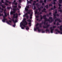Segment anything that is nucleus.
<instances>
[{"label": "nucleus", "mask_w": 62, "mask_h": 62, "mask_svg": "<svg viewBox=\"0 0 62 62\" xmlns=\"http://www.w3.org/2000/svg\"><path fill=\"white\" fill-rule=\"evenodd\" d=\"M42 5H45V3H42Z\"/></svg>", "instance_id": "13d9d810"}, {"label": "nucleus", "mask_w": 62, "mask_h": 62, "mask_svg": "<svg viewBox=\"0 0 62 62\" xmlns=\"http://www.w3.org/2000/svg\"><path fill=\"white\" fill-rule=\"evenodd\" d=\"M26 19L25 18H24L23 19V21L22 22H23V23H25V24H25L26 25H27V24H28V23H27V22L25 21H26Z\"/></svg>", "instance_id": "20e7f679"}, {"label": "nucleus", "mask_w": 62, "mask_h": 62, "mask_svg": "<svg viewBox=\"0 0 62 62\" xmlns=\"http://www.w3.org/2000/svg\"><path fill=\"white\" fill-rule=\"evenodd\" d=\"M52 12H50L49 13V15H51V14H52Z\"/></svg>", "instance_id": "de8ad7c7"}, {"label": "nucleus", "mask_w": 62, "mask_h": 62, "mask_svg": "<svg viewBox=\"0 0 62 62\" xmlns=\"http://www.w3.org/2000/svg\"><path fill=\"white\" fill-rule=\"evenodd\" d=\"M55 4H56V3H55V2L53 1V5H55Z\"/></svg>", "instance_id": "8fccbe9b"}, {"label": "nucleus", "mask_w": 62, "mask_h": 62, "mask_svg": "<svg viewBox=\"0 0 62 62\" xmlns=\"http://www.w3.org/2000/svg\"><path fill=\"white\" fill-rule=\"evenodd\" d=\"M6 3H8L9 2V1L8 0H7V1H5Z\"/></svg>", "instance_id": "4d7b16f0"}, {"label": "nucleus", "mask_w": 62, "mask_h": 62, "mask_svg": "<svg viewBox=\"0 0 62 62\" xmlns=\"http://www.w3.org/2000/svg\"><path fill=\"white\" fill-rule=\"evenodd\" d=\"M0 6H1V7H2V8H5V6H4L2 4H0Z\"/></svg>", "instance_id": "dca6fc26"}, {"label": "nucleus", "mask_w": 62, "mask_h": 62, "mask_svg": "<svg viewBox=\"0 0 62 62\" xmlns=\"http://www.w3.org/2000/svg\"><path fill=\"white\" fill-rule=\"evenodd\" d=\"M28 22H30L31 21V20L30 19H28L27 20Z\"/></svg>", "instance_id": "c9c22d12"}, {"label": "nucleus", "mask_w": 62, "mask_h": 62, "mask_svg": "<svg viewBox=\"0 0 62 62\" xmlns=\"http://www.w3.org/2000/svg\"><path fill=\"white\" fill-rule=\"evenodd\" d=\"M46 21L45 20V21L44 22V25H45L46 24Z\"/></svg>", "instance_id": "72a5a7b5"}, {"label": "nucleus", "mask_w": 62, "mask_h": 62, "mask_svg": "<svg viewBox=\"0 0 62 62\" xmlns=\"http://www.w3.org/2000/svg\"><path fill=\"white\" fill-rule=\"evenodd\" d=\"M59 22H57V25H59Z\"/></svg>", "instance_id": "3c124183"}, {"label": "nucleus", "mask_w": 62, "mask_h": 62, "mask_svg": "<svg viewBox=\"0 0 62 62\" xmlns=\"http://www.w3.org/2000/svg\"><path fill=\"white\" fill-rule=\"evenodd\" d=\"M32 3V2H31V1H27V3L28 4H31Z\"/></svg>", "instance_id": "6ab92c4d"}, {"label": "nucleus", "mask_w": 62, "mask_h": 62, "mask_svg": "<svg viewBox=\"0 0 62 62\" xmlns=\"http://www.w3.org/2000/svg\"><path fill=\"white\" fill-rule=\"evenodd\" d=\"M49 19H51V22H50V23H52V22H53L54 21V20L53 19V18L51 17H49Z\"/></svg>", "instance_id": "ddd939ff"}, {"label": "nucleus", "mask_w": 62, "mask_h": 62, "mask_svg": "<svg viewBox=\"0 0 62 62\" xmlns=\"http://www.w3.org/2000/svg\"><path fill=\"white\" fill-rule=\"evenodd\" d=\"M21 29H24V27H22Z\"/></svg>", "instance_id": "e2e57ef3"}, {"label": "nucleus", "mask_w": 62, "mask_h": 62, "mask_svg": "<svg viewBox=\"0 0 62 62\" xmlns=\"http://www.w3.org/2000/svg\"><path fill=\"white\" fill-rule=\"evenodd\" d=\"M43 8V7L42 6H41L40 8H39V7L38 8L39 10V12L41 11V8Z\"/></svg>", "instance_id": "6e6552de"}, {"label": "nucleus", "mask_w": 62, "mask_h": 62, "mask_svg": "<svg viewBox=\"0 0 62 62\" xmlns=\"http://www.w3.org/2000/svg\"><path fill=\"white\" fill-rule=\"evenodd\" d=\"M7 19L3 18V19L2 20V21L4 23H5V21H6V20H7Z\"/></svg>", "instance_id": "4468645a"}, {"label": "nucleus", "mask_w": 62, "mask_h": 62, "mask_svg": "<svg viewBox=\"0 0 62 62\" xmlns=\"http://www.w3.org/2000/svg\"><path fill=\"white\" fill-rule=\"evenodd\" d=\"M11 21H13L14 23H16V22H18L17 20V19H16L15 20V21L13 19H12Z\"/></svg>", "instance_id": "9b49d317"}, {"label": "nucleus", "mask_w": 62, "mask_h": 62, "mask_svg": "<svg viewBox=\"0 0 62 62\" xmlns=\"http://www.w3.org/2000/svg\"><path fill=\"white\" fill-rule=\"evenodd\" d=\"M13 4L15 5V6L14 5L13 6L14 8H13V10L14 11H12L11 12V14H13V13H15L16 11H17V9L16 8H17V5H18V3L17 2H16L14 3H13Z\"/></svg>", "instance_id": "f257e3e1"}, {"label": "nucleus", "mask_w": 62, "mask_h": 62, "mask_svg": "<svg viewBox=\"0 0 62 62\" xmlns=\"http://www.w3.org/2000/svg\"><path fill=\"white\" fill-rule=\"evenodd\" d=\"M46 15H44L43 16V17L44 18V19L46 21H48L50 23H51V21H50V20L49 19H47V18L46 17Z\"/></svg>", "instance_id": "7ed1b4c3"}, {"label": "nucleus", "mask_w": 62, "mask_h": 62, "mask_svg": "<svg viewBox=\"0 0 62 62\" xmlns=\"http://www.w3.org/2000/svg\"><path fill=\"white\" fill-rule=\"evenodd\" d=\"M1 2H0V4H2V3H4V0H1Z\"/></svg>", "instance_id": "2eb2a0df"}, {"label": "nucleus", "mask_w": 62, "mask_h": 62, "mask_svg": "<svg viewBox=\"0 0 62 62\" xmlns=\"http://www.w3.org/2000/svg\"><path fill=\"white\" fill-rule=\"evenodd\" d=\"M26 8H29V6H28L26 7Z\"/></svg>", "instance_id": "0e129e2a"}, {"label": "nucleus", "mask_w": 62, "mask_h": 62, "mask_svg": "<svg viewBox=\"0 0 62 62\" xmlns=\"http://www.w3.org/2000/svg\"><path fill=\"white\" fill-rule=\"evenodd\" d=\"M45 8H46V9H48V8H49V6H48V5H46L45 6Z\"/></svg>", "instance_id": "a211bd4d"}, {"label": "nucleus", "mask_w": 62, "mask_h": 62, "mask_svg": "<svg viewBox=\"0 0 62 62\" xmlns=\"http://www.w3.org/2000/svg\"><path fill=\"white\" fill-rule=\"evenodd\" d=\"M16 2V0H14L13 1V2L12 3V4H13V3H15Z\"/></svg>", "instance_id": "cd10ccee"}, {"label": "nucleus", "mask_w": 62, "mask_h": 62, "mask_svg": "<svg viewBox=\"0 0 62 62\" xmlns=\"http://www.w3.org/2000/svg\"><path fill=\"white\" fill-rule=\"evenodd\" d=\"M40 19L39 20V22H40V21H41V20L43 19V18L42 16V15H40Z\"/></svg>", "instance_id": "0eeeda50"}, {"label": "nucleus", "mask_w": 62, "mask_h": 62, "mask_svg": "<svg viewBox=\"0 0 62 62\" xmlns=\"http://www.w3.org/2000/svg\"><path fill=\"white\" fill-rule=\"evenodd\" d=\"M36 29H38V31L39 32H40L41 31V30L39 29V27H36Z\"/></svg>", "instance_id": "f8f14e48"}, {"label": "nucleus", "mask_w": 62, "mask_h": 62, "mask_svg": "<svg viewBox=\"0 0 62 62\" xmlns=\"http://www.w3.org/2000/svg\"><path fill=\"white\" fill-rule=\"evenodd\" d=\"M5 5L6 6H8V4L6 3H5Z\"/></svg>", "instance_id": "c03bdc74"}, {"label": "nucleus", "mask_w": 62, "mask_h": 62, "mask_svg": "<svg viewBox=\"0 0 62 62\" xmlns=\"http://www.w3.org/2000/svg\"><path fill=\"white\" fill-rule=\"evenodd\" d=\"M0 9L2 10V11H0V12H1V13L3 12V10H4V9H3L2 8H1V9Z\"/></svg>", "instance_id": "4be33fe9"}, {"label": "nucleus", "mask_w": 62, "mask_h": 62, "mask_svg": "<svg viewBox=\"0 0 62 62\" xmlns=\"http://www.w3.org/2000/svg\"><path fill=\"white\" fill-rule=\"evenodd\" d=\"M18 8H21V6L19 5L18 6Z\"/></svg>", "instance_id": "79ce46f5"}, {"label": "nucleus", "mask_w": 62, "mask_h": 62, "mask_svg": "<svg viewBox=\"0 0 62 62\" xmlns=\"http://www.w3.org/2000/svg\"><path fill=\"white\" fill-rule=\"evenodd\" d=\"M15 15H16V14H14L13 15V18H15Z\"/></svg>", "instance_id": "58836bf2"}, {"label": "nucleus", "mask_w": 62, "mask_h": 62, "mask_svg": "<svg viewBox=\"0 0 62 62\" xmlns=\"http://www.w3.org/2000/svg\"><path fill=\"white\" fill-rule=\"evenodd\" d=\"M45 31L46 32H49L50 31V30L48 29H46L45 30Z\"/></svg>", "instance_id": "5701e85b"}, {"label": "nucleus", "mask_w": 62, "mask_h": 62, "mask_svg": "<svg viewBox=\"0 0 62 62\" xmlns=\"http://www.w3.org/2000/svg\"><path fill=\"white\" fill-rule=\"evenodd\" d=\"M8 22H9V23H11L12 22L10 20H9Z\"/></svg>", "instance_id": "052dcab7"}, {"label": "nucleus", "mask_w": 62, "mask_h": 62, "mask_svg": "<svg viewBox=\"0 0 62 62\" xmlns=\"http://www.w3.org/2000/svg\"><path fill=\"white\" fill-rule=\"evenodd\" d=\"M25 15L26 16H28V13H26L25 14Z\"/></svg>", "instance_id": "49530a36"}, {"label": "nucleus", "mask_w": 62, "mask_h": 62, "mask_svg": "<svg viewBox=\"0 0 62 62\" xmlns=\"http://www.w3.org/2000/svg\"><path fill=\"white\" fill-rule=\"evenodd\" d=\"M49 7H51V6H52L53 7V4H49Z\"/></svg>", "instance_id": "b1692460"}, {"label": "nucleus", "mask_w": 62, "mask_h": 62, "mask_svg": "<svg viewBox=\"0 0 62 62\" xmlns=\"http://www.w3.org/2000/svg\"><path fill=\"white\" fill-rule=\"evenodd\" d=\"M43 10L44 11V10H46V9L45 8H44L43 9Z\"/></svg>", "instance_id": "338daca9"}, {"label": "nucleus", "mask_w": 62, "mask_h": 62, "mask_svg": "<svg viewBox=\"0 0 62 62\" xmlns=\"http://www.w3.org/2000/svg\"><path fill=\"white\" fill-rule=\"evenodd\" d=\"M50 9H51V10H54V9L53 8H50Z\"/></svg>", "instance_id": "a18cd8bd"}, {"label": "nucleus", "mask_w": 62, "mask_h": 62, "mask_svg": "<svg viewBox=\"0 0 62 62\" xmlns=\"http://www.w3.org/2000/svg\"><path fill=\"white\" fill-rule=\"evenodd\" d=\"M58 6L59 7H61V5L60 4H58Z\"/></svg>", "instance_id": "4c0bfd02"}, {"label": "nucleus", "mask_w": 62, "mask_h": 62, "mask_svg": "<svg viewBox=\"0 0 62 62\" xmlns=\"http://www.w3.org/2000/svg\"><path fill=\"white\" fill-rule=\"evenodd\" d=\"M39 25V23H37V24L36 25V26H38Z\"/></svg>", "instance_id": "5fc2aeb1"}, {"label": "nucleus", "mask_w": 62, "mask_h": 62, "mask_svg": "<svg viewBox=\"0 0 62 62\" xmlns=\"http://www.w3.org/2000/svg\"><path fill=\"white\" fill-rule=\"evenodd\" d=\"M30 10H29V12H27L28 14H31V13H30Z\"/></svg>", "instance_id": "7c9ffc66"}, {"label": "nucleus", "mask_w": 62, "mask_h": 62, "mask_svg": "<svg viewBox=\"0 0 62 62\" xmlns=\"http://www.w3.org/2000/svg\"><path fill=\"white\" fill-rule=\"evenodd\" d=\"M38 11L37 10H36V11H35V14H39V12H38Z\"/></svg>", "instance_id": "aec40b11"}, {"label": "nucleus", "mask_w": 62, "mask_h": 62, "mask_svg": "<svg viewBox=\"0 0 62 62\" xmlns=\"http://www.w3.org/2000/svg\"><path fill=\"white\" fill-rule=\"evenodd\" d=\"M50 25L49 24V25H47V26L46 27H45V26H43V27L44 28H47L50 26Z\"/></svg>", "instance_id": "9d476101"}, {"label": "nucleus", "mask_w": 62, "mask_h": 62, "mask_svg": "<svg viewBox=\"0 0 62 62\" xmlns=\"http://www.w3.org/2000/svg\"><path fill=\"white\" fill-rule=\"evenodd\" d=\"M18 16H16L15 17V18H16V19H17V18H18Z\"/></svg>", "instance_id": "ea45409f"}, {"label": "nucleus", "mask_w": 62, "mask_h": 62, "mask_svg": "<svg viewBox=\"0 0 62 62\" xmlns=\"http://www.w3.org/2000/svg\"><path fill=\"white\" fill-rule=\"evenodd\" d=\"M35 5H36V4H35V3H34L33 4V6H35Z\"/></svg>", "instance_id": "09e8293b"}, {"label": "nucleus", "mask_w": 62, "mask_h": 62, "mask_svg": "<svg viewBox=\"0 0 62 62\" xmlns=\"http://www.w3.org/2000/svg\"><path fill=\"white\" fill-rule=\"evenodd\" d=\"M53 15L54 16V19H56V14H53Z\"/></svg>", "instance_id": "f3484780"}, {"label": "nucleus", "mask_w": 62, "mask_h": 62, "mask_svg": "<svg viewBox=\"0 0 62 62\" xmlns=\"http://www.w3.org/2000/svg\"><path fill=\"white\" fill-rule=\"evenodd\" d=\"M39 27H42V26H41V25L40 24L39 25Z\"/></svg>", "instance_id": "6e6d98bb"}, {"label": "nucleus", "mask_w": 62, "mask_h": 62, "mask_svg": "<svg viewBox=\"0 0 62 62\" xmlns=\"http://www.w3.org/2000/svg\"><path fill=\"white\" fill-rule=\"evenodd\" d=\"M50 29L51 32V33H53V31L54 30V29H53L52 27H51L50 28Z\"/></svg>", "instance_id": "423d86ee"}, {"label": "nucleus", "mask_w": 62, "mask_h": 62, "mask_svg": "<svg viewBox=\"0 0 62 62\" xmlns=\"http://www.w3.org/2000/svg\"><path fill=\"white\" fill-rule=\"evenodd\" d=\"M3 16V14H1L0 13V16Z\"/></svg>", "instance_id": "680f3d73"}, {"label": "nucleus", "mask_w": 62, "mask_h": 62, "mask_svg": "<svg viewBox=\"0 0 62 62\" xmlns=\"http://www.w3.org/2000/svg\"><path fill=\"white\" fill-rule=\"evenodd\" d=\"M46 0H44V3H46Z\"/></svg>", "instance_id": "864d4df0"}, {"label": "nucleus", "mask_w": 62, "mask_h": 62, "mask_svg": "<svg viewBox=\"0 0 62 62\" xmlns=\"http://www.w3.org/2000/svg\"><path fill=\"white\" fill-rule=\"evenodd\" d=\"M41 30L42 31V33H45V31H43V29H42Z\"/></svg>", "instance_id": "c85d7f7f"}, {"label": "nucleus", "mask_w": 62, "mask_h": 62, "mask_svg": "<svg viewBox=\"0 0 62 62\" xmlns=\"http://www.w3.org/2000/svg\"><path fill=\"white\" fill-rule=\"evenodd\" d=\"M19 3H21V2H22V0H19Z\"/></svg>", "instance_id": "603ef678"}, {"label": "nucleus", "mask_w": 62, "mask_h": 62, "mask_svg": "<svg viewBox=\"0 0 62 62\" xmlns=\"http://www.w3.org/2000/svg\"><path fill=\"white\" fill-rule=\"evenodd\" d=\"M54 25H55V24H56V22H54Z\"/></svg>", "instance_id": "a19ab883"}, {"label": "nucleus", "mask_w": 62, "mask_h": 62, "mask_svg": "<svg viewBox=\"0 0 62 62\" xmlns=\"http://www.w3.org/2000/svg\"><path fill=\"white\" fill-rule=\"evenodd\" d=\"M29 28L28 27V26H26V30H29Z\"/></svg>", "instance_id": "412c9836"}, {"label": "nucleus", "mask_w": 62, "mask_h": 62, "mask_svg": "<svg viewBox=\"0 0 62 62\" xmlns=\"http://www.w3.org/2000/svg\"><path fill=\"white\" fill-rule=\"evenodd\" d=\"M36 9V7L35 6H34V9Z\"/></svg>", "instance_id": "f704fd0d"}, {"label": "nucleus", "mask_w": 62, "mask_h": 62, "mask_svg": "<svg viewBox=\"0 0 62 62\" xmlns=\"http://www.w3.org/2000/svg\"><path fill=\"white\" fill-rule=\"evenodd\" d=\"M26 19H29V16H26Z\"/></svg>", "instance_id": "c756f323"}, {"label": "nucleus", "mask_w": 62, "mask_h": 62, "mask_svg": "<svg viewBox=\"0 0 62 62\" xmlns=\"http://www.w3.org/2000/svg\"><path fill=\"white\" fill-rule=\"evenodd\" d=\"M6 9H5L4 10V15L5 17L7 16V13L6 12Z\"/></svg>", "instance_id": "39448f33"}, {"label": "nucleus", "mask_w": 62, "mask_h": 62, "mask_svg": "<svg viewBox=\"0 0 62 62\" xmlns=\"http://www.w3.org/2000/svg\"><path fill=\"white\" fill-rule=\"evenodd\" d=\"M62 25L60 27H59V26H58L57 27V28H59V29L61 31H58V29H56L55 30V31H57L59 33H60L61 34H62Z\"/></svg>", "instance_id": "f03ea898"}, {"label": "nucleus", "mask_w": 62, "mask_h": 62, "mask_svg": "<svg viewBox=\"0 0 62 62\" xmlns=\"http://www.w3.org/2000/svg\"><path fill=\"white\" fill-rule=\"evenodd\" d=\"M62 0H59V3H62Z\"/></svg>", "instance_id": "bb28decb"}, {"label": "nucleus", "mask_w": 62, "mask_h": 62, "mask_svg": "<svg viewBox=\"0 0 62 62\" xmlns=\"http://www.w3.org/2000/svg\"><path fill=\"white\" fill-rule=\"evenodd\" d=\"M58 22L60 23H61V20L60 19H59V20L58 21Z\"/></svg>", "instance_id": "e433bc0d"}, {"label": "nucleus", "mask_w": 62, "mask_h": 62, "mask_svg": "<svg viewBox=\"0 0 62 62\" xmlns=\"http://www.w3.org/2000/svg\"><path fill=\"white\" fill-rule=\"evenodd\" d=\"M54 9H55L56 8V6H54Z\"/></svg>", "instance_id": "37998d69"}, {"label": "nucleus", "mask_w": 62, "mask_h": 62, "mask_svg": "<svg viewBox=\"0 0 62 62\" xmlns=\"http://www.w3.org/2000/svg\"><path fill=\"white\" fill-rule=\"evenodd\" d=\"M36 18H39V16H36Z\"/></svg>", "instance_id": "69168bd1"}, {"label": "nucleus", "mask_w": 62, "mask_h": 62, "mask_svg": "<svg viewBox=\"0 0 62 62\" xmlns=\"http://www.w3.org/2000/svg\"><path fill=\"white\" fill-rule=\"evenodd\" d=\"M14 25H13V27H15V26H16V23H14Z\"/></svg>", "instance_id": "393cba45"}, {"label": "nucleus", "mask_w": 62, "mask_h": 62, "mask_svg": "<svg viewBox=\"0 0 62 62\" xmlns=\"http://www.w3.org/2000/svg\"><path fill=\"white\" fill-rule=\"evenodd\" d=\"M6 22V23H8V24H9L10 25H11L10 24V23H9V22H8V21H7Z\"/></svg>", "instance_id": "2f4dec72"}, {"label": "nucleus", "mask_w": 62, "mask_h": 62, "mask_svg": "<svg viewBox=\"0 0 62 62\" xmlns=\"http://www.w3.org/2000/svg\"><path fill=\"white\" fill-rule=\"evenodd\" d=\"M21 23H22L21 24L24 27H25V28L26 27V26H25V25H27L25 24V23H22V22H21Z\"/></svg>", "instance_id": "1a4fd4ad"}, {"label": "nucleus", "mask_w": 62, "mask_h": 62, "mask_svg": "<svg viewBox=\"0 0 62 62\" xmlns=\"http://www.w3.org/2000/svg\"><path fill=\"white\" fill-rule=\"evenodd\" d=\"M25 10H26V11H27H27H28V9L26 8H25Z\"/></svg>", "instance_id": "473e14b6"}, {"label": "nucleus", "mask_w": 62, "mask_h": 62, "mask_svg": "<svg viewBox=\"0 0 62 62\" xmlns=\"http://www.w3.org/2000/svg\"><path fill=\"white\" fill-rule=\"evenodd\" d=\"M57 13V11H56L55 12V13L54 14H55Z\"/></svg>", "instance_id": "bf43d9fd"}, {"label": "nucleus", "mask_w": 62, "mask_h": 62, "mask_svg": "<svg viewBox=\"0 0 62 62\" xmlns=\"http://www.w3.org/2000/svg\"><path fill=\"white\" fill-rule=\"evenodd\" d=\"M59 20V19L58 18H57L55 19V22H56V21H58Z\"/></svg>", "instance_id": "a878e982"}, {"label": "nucleus", "mask_w": 62, "mask_h": 62, "mask_svg": "<svg viewBox=\"0 0 62 62\" xmlns=\"http://www.w3.org/2000/svg\"><path fill=\"white\" fill-rule=\"evenodd\" d=\"M53 2H56V0H53Z\"/></svg>", "instance_id": "774afa93"}]
</instances>
